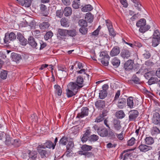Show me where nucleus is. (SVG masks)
<instances>
[{
  "label": "nucleus",
  "mask_w": 160,
  "mask_h": 160,
  "mask_svg": "<svg viewBox=\"0 0 160 160\" xmlns=\"http://www.w3.org/2000/svg\"><path fill=\"white\" fill-rule=\"evenodd\" d=\"M74 147V144L73 142L72 141L69 142L66 146L67 149L72 150Z\"/></svg>",
  "instance_id": "51"
},
{
  "label": "nucleus",
  "mask_w": 160,
  "mask_h": 160,
  "mask_svg": "<svg viewBox=\"0 0 160 160\" xmlns=\"http://www.w3.org/2000/svg\"><path fill=\"white\" fill-rule=\"evenodd\" d=\"M81 112L79 113L77 116L78 118H82L88 116V109L87 107H83L81 109Z\"/></svg>",
  "instance_id": "9"
},
{
  "label": "nucleus",
  "mask_w": 160,
  "mask_h": 160,
  "mask_svg": "<svg viewBox=\"0 0 160 160\" xmlns=\"http://www.w3.org/2000/svg\"><path fill=\"white\" fill-rule=\"evenodd\" d=\"M104 115L103 114H101L99 117H98L96 119L95 121V122H99L102 121L104 119L103 118Z\"/></svg>",
  "instance_id": "55"
},
{
  "label": "nucleus",
  "mask_w": 160,
  "mask_h": 160,
  "mask_svg": "<svg viewBox=\"0 0 160 160\" xmlns=\"http://www.w3.org/2000/svg\"><path fill=\"white\" fill-rule=\"evenodd\" d=\"M76 83L81 88L83 87L84 85L83 84V79L81 76H78L77 78Z\"/></svg>",
  "instance_id": "23"
},
{
  "label": "nucleus",
  "mask_w": 160,
  "mask_h": 160,
  "mask_svg": "<svg viewBox=\"0 0 160 160\" xmlns=\"http://www.w3.org/2000/svg\"><path fill=\"white\" fill-rule=\"evenodd\" d=\"M160 131L156 127H153L151 129V133L152 135H155L160 133Z\"/></svg>",
  "instance_id": "37"
},
{
  "label": "nucleus",
  "mask_w": 160,
  "mask_h": 160,
  "mask_svg": "<svg viewBox=\"0 0 160 160\" xmlns=\"http://www.w3.org/2000/svg\"><path fill=\"white\" fill-rule=\"evenodd\" d=\"M135 139L133 137L131 138L128 141V145L130 146L133 145L135 143Z\"/></svg>",
  "instance_id": "56"
},
{
  "label": "nucleus",
  "mask_w": 160,
  "mask_h": 160,
  "mask_svg": "<svg viewBox=\"0 0 160 160\" xmlns=\"http://www.w3.org/2000/svg\"><path fill=\"white\" fill-rule=\"evenodd\" d=\"M54 88L56 93L58 96L61 95L62 91L61 87L58 85H55L54 86Z\"/></svg>",
  "instance_id": "30"
},
{
  "label": "nucleus",
  "mask_w": 160,
  "mask_h": 160,
  "mask_svg": "<svg viewBox=\"0 0 160 160\" xmlns=\"http://www.w3.org/2000/svg\"><path fill=\"white\" fill-rule=\"evenodd\" d=\"M12 138H10L9 136H7L6 137V140L5 141V144L8 146L12 145Z\"/></svg>",
  "instance_id": "45"
},
{
  "label": "nucleus",
  "mask_w": 160,
  "mask_h": 160,
  "mask_svg": "<svg viewBox=\"0 0 160 160\" xmlns=\"http://www.w3.org/2000/svg\"><path fill=\"white\" fill-rule=\"evenodd\" d=\"M79 31L80 33L83 35L86 34L88 32V29L86 27H81Z\"/></svg>",
  "instance_id": "52"
},
{
  "label": "nucleus",
  "mask_w": 160,
  "mask_h": 160,
  "mask_svg": "<svg viewBox=\"0 0 160 160\" xmlns=\"http://www.w3.org/2000/svg\"><path fill=\"white\" fill-rule=\"evenodd\" d=\"M93 9L92 7L90 4H88L82 8V10L84 12H89L91 11Z\"/></svg>",
  "instance_id": "31"
},
{
  "label": "nucleus",
  "mask_w": 160,
  "mask_h": 160,
  "mask_svg": "<svg viewBox=\"0 0 160 160\" xmlns=\"http://www.w3.org/2000/svg\"><path fill=\"white\" fill-rule=\"evenodd\" d=\"M116 115L118 118H122L125 117V114L122 111L120 110L116 113Z\"/></svg>",
  "instance_id": "47"
},
{
  "label": "nucleus",
  "mask_w": 160,
  "mask_h": 160,
  "mask_svg": "<svg viewBox=\"0 0 160 160\" xmlns=\"http://www.w3.org/2000/svg\"><path fill=\"white\" fill-rule=\"evenodd\" d=\"M134 4L135 6L138 10H141V5L140 3L139 0H131Z\"/></svg>",
  "instance_id": "36"
},
{
  "label": "nucleus",
  "mask_w": 160,
  "mask_h": 160,
  "mask_svg": "<svg viewBox=\"0 0 160 160\" xmlns=\"http://www.w3.org/2000/svg\"><path fill=\"white\" fill-rule=\"evenodd\" d=\"M129 121H134L138 115V112L136 110H132L129 112Z\"/></svg>",
  "instance_id": "6"
},
{
  "label": "nucleus",
  "mask_w": 160,
  "mask_h": 160,
  "mask_svg": "<svg viewBox=\"0 0 160 160\" xmlns=\"http://www.w3.org/2000/svg\"><path fill=\"white\" fill-rule=\"evenodd\" d=\"M152 38L160 39V32L157 29L154 31Z\"/></svg>",
  "instance_id": "46"
},
{
  "label": "nucleus",
  "mask_w": 160,
  "mask_h": 160,
  "mask_svg": "<svg viewBox=\"0 0 160 160\" xmlns=\"http://www.w3.org/2000/svg\"><path fill=\"white\" fill-rule=\"evenodd\" d=\"M89 140L91 142H95L98 139V137L96 135L93 134L91 135L88 138Z\"/></svg>",
  "instance_id": "49"
},
{
  "label": "nucleus",
  "mask_w": 160,
  "mask_h": 160,
  "mask_svg": "<svg viewBox=\"0 0 160 160\" xmlns=\"http://www.w3.org/2000/svg\"><path fill=\"white\" fill-rule=\"evenodd\" d=\"M121 122L118 119H114L113 122V127L114 129L117 131H119L121 128Z\"/></svg>",
  "instance_id": "14"
},
{
  "label": "nucleus",
  "mask_w": 160,
  "mask_h": 160,
  "mask_svg": "<svg viewBox=\"0 0 160 160\" xmlns=\"http://www.w3.org/2000/svg\"><path fill=\"white\" fill-rule=\"evenodd\" d=\"M50 24L48 22H43L39 24V27L41 29H44L48 28Z\"/></svg>",
  "instance_id": "34"
},
{
  "label": "nucleus",
  "mask_w": 160,
  "mask_h": 160,
  "mask_svg": "<svg viewBox=\"0 0 160 160\" xmlns=\"http://www.w3.org/2000/svg\"><path fill=\"white\" fill-rule=\"evenodd\" d=\"M152 45L154 47L157 46L159 43L160 42V39L156 38H152Z\"/></svg>",
  "instance_id": "42"
},
{
  "label": "nucleus",
  "mask_w": 160,
  "mask_h": 160,
  "mask_svg": "<svg viewBox=\"0 0 160 160\" xmlns=\"http://www.w3.org/2000/svg\"><path fill=\"white\" fill-rule=\"evenodd\" d=\"M146 21L144 18H142L139 20L136 23V26L138 27H140L139 31L142 33H144L146 31L149 29L150 26L147 25L146 26Z\"/></svg>",
  "instance_id": "1"
},
{
  "label": "nucleus",
  "mask_w": 160,
  "mask_h": 160,
  "mask_svg": "<svg viewBox=\"0 0 160 160\" xmlns=\"http://www.w3.org/2000/svg\"><path fill=\"white\" fill-rule=\"evenodd\" d=\"M68 88L73 90L75 92L77 93L78 90L80 88V87L78 85L76 82H70L67 86Z\"/></svg>",
  "instance_id": "5"
},
{
  "label": "nucleus",
  "mask_w": 160,
  "mask_h": 160,
  "mask_svg": "<svg viewBox=\"0 0 160 160\" xmlns=\"http://www.w3.org/2000/svg\"><path fill=\"white\" fill-rule=\"evenodd\" d=\"M152 121L154 124L160 125V115L158 113L155 112L153 114Z\"/></svg>",
  "instance_id": "11"
},
{
  "label": "nucleus",
  "mask_w": 160,
  "mask_h": 160,
  "mask_svg": "<svg viewBox=\"0 0 160 160\" xmlns=\"http://www.w3.org/2000/svg\"><path fill=\"white\" fill-rule=\"evenodd\" d=\"M86 20H87L89 22H91L93 19V15L90 12L87 13L85 16Z\"/></svg>",
  "instance_id": "28"
},
{
  "label": "nucleus",
  "mask_w": 160,
  "mask_h": 160,
  "mask_svg": "<svg viewBox=\"0 0 160 160\" xmlns=\"http://www.w3.org/2000/svg\"><path fill=\"white\" fill-rule=\"evenodd\" d=\"M7 71L3 70L1 72L0 77L3 79H5L7 78Z\"/></svg>",
  "instance_id": "50"
},
{
  "label": "nucleus",
  "mask_w": 160,
  "mask_h": 160,
  "mask_svg": "<svg viewBox=\"0 0 160 160\" xmlns=\"http://www.w3.org/2000/svg\"><path fill=\"white\" fill-rule=\"evenodd\" d=\"M11 57L13 61L16 63H18L22 59L21 56L20 54H18L14 52L11 53Z\"/></svg>",
  "instance_id": "12"
},
{
  "label": "nucleus",
  "mask_w": 160,
  "mask_h": 160,
  "mask_svg": "<svg viewBox=\"0 0 160 160\" xmlns=\"http://www.w3.org/2000/svg\"><path fill=\"white\" fill-rule=\"evenodd\" d=\"M39 145H42V148L44 149H45L46 148H50V142L49 141L47 142L46 143H44L43 145L41 144Z\"/></svg>",
  "instance_id": "57"
},
{
  "label": "nucleus",
  "mask_w": 160,
  "mask_h": 160,
  "mask_svg": "<svg viewBox=\"0 0 160 160\" xmlns=\"http://www.w3.org/2000/svg\"><path fill=\"white\" fill-rule=\"evenodd\" d=\"M21 141L19 139H18L12 141V145H13L15 147H18L21 145Z\"/></svg>",
  "instance_id": "33"
},
{
  "label": "nucleus",
  "mask_w": 160,
  "mask_h": 160,
  "mask_svg": "<svg viewBox=\"0 0 160 160\" xmlns=\"http://www.w3.org/2000/svg\"><path fill=\"white\" fill-rule=\"evenodd\" d=\"M77 93L75 92L73 90L68 88L66 91V94L68 98L71 97L75 95Z\"/></svg>",
  "instance_id": "38"
},
{
  "label": "nucleus",
  "mask_w": 160,
  "mask_h": 160,
  "mask_svg": "<svg viewBox=\"0 0 160 160\" xmlns=\"http://www.w3.org/2000/svg\"><path fill=\"white\" fill-rule=\"evenodd\" d=\"M132 150V149H128L123 151V153L125 154L123 155V160H125L126 158H128L130 156L131 153L129 151Z\"/></svg>",
  "instance_id": "35"
},
{
  "label": "nucleus",
  "mask_w": 160,
  "mask_h": 160,
  "mask_svg": "<svg viewBox=\"0 0 160 160\" xmlns=\"http://www.w3.org/2000/svg\"><path fill=\"white\" fill-rule=\"evenodd\" d=\"M19 41L22 45L25 46L28 43V41L24 37L21 39Z\"/></svg>",
  "instance_id": "54"
},
{
  "label": "nucleus",
  "mask_w": 160,
  "mask_h": 160,
  "mask_svg": "<svg viewBox=\"0 0 160 160\" xmlns=\"http://www.w3.org/2000/svg\"><path fill=\"white\" fill-rule=\"evenodd\" d=\"M97 131L98 134L101 137H105L108 135V131L105 128H100Z\"/></svg>",
  "instance_id": "16"
},
{
  "label": "nucleus",
  "mask_w": 160,
  "mask_h": 160,
  "mask_svg": "<svg viewBox=\"0 0 160 160\" xmlns=\"http://www.w3.org/2000/svg\"><path fill=\"white\" fill-rule=\"evenodd\" d=\"M100 60L102 64L105 66H107L108 65V61L110 57L108 54L107 52L103 51L101 52L100 55Z\"/></svg>",
  "instance_id": "2"
},
{
  "label": "nucleus",
  "mask_w": 160,
  "mask_h": 160,
  "mask_svg": "<svg viewBox=\"0 0 160 160\" xmlns=\"http://www.w3.org/2000/svg\"><path fill=\"white\" fill-rule=\"evenodd\" d=\"M107 92L105 90H102L99 93V97L101 99H103L107 95Z\"/></svg>",
  "instance_id": "32"
},
{
  "label": "nucleus",
  "mask_w": 160,
  "mask_h": 160,
  "mask_svg": "<svg viewBox=\"0 0 160 160\" xmlns=\"http://www.w3.org/2000/svg\"><path fill=\"white\" fill-rule=\"evenodd\" d=\"M32 122H36L38 120V117L35 113H33L30 117Z\"/></svg>",
  "instance_id": "60"
},
{
  "label": "nucleus",
  "mask_w": 160,
  "mask_h": 160,
  "mask_svg": "<svg viewBox=\"0 0 160 160\" xmlns=\"http://www.w3.org/2000/svg\"><path fill=\"white\" fill-rule=\"evenodd\" d=\"M158 79L157 78H151L148 81V83L149 85L155 83L157 82Z\"/></svg>",
  "instance_id": "48"
},
{
  "label": "nucleus",
  "mask_w": 160,
  "mask_h": 160,
  "mask_svg": "<svg viewBox=\"0 0 160 160\" xmlns=\"http://www.w3.org/2000/svg\"><path fill=\"white\" fill-rule=\"evenodd\" d=\"M51 69L52 70L51 72L52 74V77H51L52 79L51 81L52 82H53L55 81V76L56 75V71L54 69V66L52 65H51Z\"/></svg>",
  "instance_id": "39"
},
{
  "label": "nucleus",
  "mask_w": 160,
  "mask_h": 160,
  "mask_svg": "<svg viewBox=\"0 0 160 160\" xmlns=\"http://www.w3.org/2000/svg\"><path fill=\"white\" fill-rule=\"evenodd\" d=\"M80 0H74L72 4V7L75 9H78L80 6Z\"/></svg>",
  "instance_id": "40"
},
{
  "label": "nucleus",
  "mask_w": 160,
  "mask_h": 160,
  "mask_svg": "<svg viewBox=\"0 0 160 160\" xmlns=\"http://www.w3.org/2000/svg\"><path fill=\"white\" fill-rule=\"evenodd\" d=\"M137 101H138L137 100L133 99L132 97H129L127 99V105L130 108H133L136 106V102Z\"/></svg>",
  "instance_id": "8"
},
{
  "label": "nucleus",
  "mask_w": 160,
  "mask_h": 160,
  "mask_svg": "<svg viewBox=\"0 0 160 160\" xmlns=\"http://www.w3.org/2000/svg\"><path fill=\"white\" fill-rule=\"evenodd\" d=\"M138 148L141 152H145L152 149V147L145 144H141L138 147Z\"/></svg>",
  "instance_id": "18"
},
{
  "label": "nucleus",
  "mask_w": 160,
  "mask_h": 160,
  "mask_svg": "<svg viewBox=\"0 0 160 160\" xmlns=\"http://www.w3.org/2000/svg\"><path fill=\"white\" fill-rule=\"evenodd\" d=\"M56 16L59 18H61L63 16V10H58L56 12Z\"/></svg>",
  "instance_id": "58"
},
{
  "label": "nucleus",
  "mask_w": 160,
  "mask_h": 160,
  "mask_svg": "<svg viewBox=\"0 0 160 160\" xmlns=\"http://www.w3.org/2000/svg\"><path fill=\"white\" fill-rule=\"evenodd\" d=\"M120 52V48L118 46L114 47L110 52V55L111 57H114L118 55Z\"/></svg>",
  "instance_id": "17"
},
{
  "label": "nucleus",
  "mask_w": 160,
  "mask_h": 160,
  "mask_svg": "<svg viewBox=\"0 0 160 160\" xmlns=\"http://www.w3.org/2000/svg\"><path fill=\"white\" fill-rule=\"evenodd\" d=\"M145 64L148 67H150L153 66L154 65V63L150 60H149L145 62Z\"/></svg>",
  "instance_id": "62"
},
{
  "label": "nucleus",
  "mask_w": 160,
  "mask_h": 160,
  "mask_svg": "<svg viewBox=\"0 0 160 160\" xmlns=\"http://www.w3.org/2000/svg\"><path fill=\"white\" fill-rule=\"evenodd\" d=\"M60 23L61 25L64 27H68L69 26L68 20L65 18H62L61 19Z\"/></svg>",
  "instance_id": "25"
},
{
  "label": "nucleus",
  "mask_w": 160,
  "mask_h": 160,
  "mask_svg": "<svg viewBox=\"0 0 160 160\" xmlns=\"http://www.w3.org/2000/svg\"><path fill=\"white\" fill-rule=\"evenodd\" d=\"M96 107L99 109H102L105 106V102L102 100H98L95 102Z\"/></svg>",
  "instance_id": "20"
},
{
  "label": "nucleus",
  "mask_w": 160,
  "mask_h": 160,
  "mask_svg": "<svg viewBox=\"0 0 160 160\" xmlns=\"http://www.w3.org/2000/svg\"><path fill=\"white\" fill-rule=\"evenodd\" d=\"M145 144L147 145H152L154 142L153 138L151 137H146L145 139Z\"/></svg>",
  "instance_id": "29"
},
{
  "label": "nucleus",
  "mask_w": 160,
  "mask_h": 160,
  "mask_svg": "<svg viewBox=\"0 0 160 160\" xmlns=\"http://www.w3.org/2000/svg\"><path fill=\"white\" fill-rule=\"evenodd\" d=\"M16 39V36L14 32H7L5 34L4 39V42L5 43L7 44L8 42H10L11 41H14Z\"/></svg>",
  "instance_id": "3"
},
{
  "label": "nucleus",
  "mask_w": 160,
  "mask_h": 160,
  "mask_svg": "<svg viewBox=\"0 0 160 160\" xmlns=\"http://www.w3.org/2000/svg\"><path fill=\"white\" fill-rule=\"evenodd\" d=\"M133 61L131 60H129L124 64V67L127 70H129L133 68Z\"/></svg>",
  "instance_id": "19"
},
{
  "label": "nucleus",
  "mask_w": 160,
  "mask_h": 160,
  "mask_svg": "<svg viewBox=\"0 0 160 160\" xmlns=\"http://www.w3.org/2000/svg\"><path fill=\"white\" fill-rule=\"evenodd\" d=\"M111 62L115 68L118 67L120 63V60L116 57L114 58Z\"/></svg>",
  "instance_id": "26"
},
{
  "label": "nucleus",
  "mask_w": 160,
  "mask_h": 160,
  "mask_svg": "<svg viewBox=\"0 0 160 160\" xmlns=\"http://www.w3.org/2000/svg\"><path fill=\"white\" fill-rule=\"evenodd\" d=\"M72 13V9L71 7H67L65 8L63 13L65 16L66 17L69 16L71 15Z\"/></svg>",
  "instance_id": "27"
},
{
  "label": "nucleus",
  "mask_w": 160,
  "mask_h": 160,
  "mask_svg": "<svg viewBox=\"0 0 160 160\" xmlns=\"http://www.w3.org/2000/svg\"><path fill=\"white\" fill-rule=\"evenodd\" d=\"M68 138L67 137L64 136L59 141V143L60 144L63 145H65L68 141Z\"/></svg>",
  "instance_id": "41"
},
{
  "label": "nucleus",
  "mask_w": 160,
  "mask_h": 160,
  "mask_svg": "<svg viewBox=\"0 0 160 160\" xmlns=\"http://www.w3.org/2000/svg\"><path fill=\"white\" fill-rule=\"evenodd\" d=\"M57 37L59 40L63 39L65 38L67 36V30L61 28L58 29Z\"/></svg>",
  "instance_id": "4"
},
{
  "label": "nucleus",
  "mask_w": 160,
  "mask_h": 160,
  "mask_svg": "<svg viewBox=\"0 0 160 160\" xmlns=\"http://www.w3.org/2000/svg\"><path fill=\"white\" fill-rule=\"evenodd\" d=\"M81 149L83 151H88L92 149V147L91 146L85 144L82 146Z\"/></svg>",
  "instance_id": "43"
},
{
  "label": "nucleus",
  "mask_w": 160,
  "mask_h": 160,
  "mask_svg": "<svg viewBox=\"0 0 160 160\" xmlns=\"http://www.w3.org/2000/svg\"><path fill=\"white\" fill-rule=\"evenodd\" d=\"M108 136L110 138H113L115 137V135L113 132L111 131H109V133H108Z\"/></svg>",
  "instance_id": "64"
},
{
  "label": "nucleus",
  "mask_w": 160,
  "mask_h": 160,
  "mask_svg": "<svg viewBox=\"0 0 160 160\" xmlns=\"http://www.w3.org/2000/svg\"><path fill=\"white\" fill-rule=\"evenodd\" d=\"M28 42L32 48L37 49L38 45L35 41L34 38L32 36H30L28 38Z\"/></svg>",
  "instance_id": "7"
},
{
  "label": "nucleus",
  "mask_w": 160,
  "mask_h": 160,
  "mask_svg": "<svg viewBox=\"0 0 160 160\" xmlns=\"http://www.w3.org/2000/svg\"><path fill=\"white\" fill-rule=\"evenodd\" d=\"M108 30L110 35L113 37H114L116 35V33L114 31V29L113 28L108 29Z\"/></svg>",
  "instance_id": "61"
},
{
  "label": "nucleus",
  "mask_w": 160,
  "mask_h": 160,
  "mask_svg": "<svg viewBox=\"0 0 160 160\" xmlns=\"http://www.w3.org/2000/svg\"><path fill=\"white\" fill-rule=\"evenodd\" d=\"M132 80L136 84L139 83L140 82L139 79L135 75L133 76Z\"/></svg>",
  "instance_id": "53"
},
{
  "label": "nucleus",
  "mask_w": 160,
  "mask_h": 160,
  "mask_svg": "<svg viewBox=\"0 0 160 160\" xmlns=\"http://www.w3.org/2000/svg\"><path fill=\"white\" fill-rule=\"evenodd\" d=\"M78 24L81 27H86L88 26L86 20H80L78 22Z\"/></svg>",
  "instance_id": "44"
},
{
  "label": "nucleus",
  "mask_w": 160,
  "mask_h": 160,
  "mask_svg": "<svg viewBox=\"0 0 160 160\" xmlns=\"http://www.w3.org/2000/svg\"><path fill=\"white\" fill-rule=\"evenodd\" d=\"M27 152L30 160H36L37 158L38 152L37 151L28 150Z\"/></svg>",
  "instance_id": "10"
},
{
  "label": "nucleus",
  "mask_w": 160,
  "mask_h": 160,
  "mask_svg": "<svg viewBox=\"0 0 160 160\" xmlns=\"http://www.w3.org/2000/svg\"><path fill=\"white\" fill-rule=\"evenodd\" d=\"M57 142L58 138H55L53 143H52L51 142V148H52V149H54L55 148V147L56 145V143Z\"/></svg>",
  "instance_id": "63"
},
{
  "label": "nucleus",
  "mask_w": 160,
  "mask_h": 160,
  "mask_svg": "<svg viewBox=\"0 0 160 160\" xmlns=\"http://www.w3.org/2000/svg\"><path fill=\"white\" fill-rule=\"evenodd\" d=\"M130 52L127 50L124 49L121 52V57L124 59H128L130 56Z\"/></svg>",
  "instance_id": "21"
},
{
  "label": "nucleus",
  "mask_w": 160,
  "mask_h": 160,
  "mask_svg": "<svg viewBox=\"0 0 160 160\" xmlns=\"http://www.w3.org/2000/svg\"><path fill=\"white\" fill-rule=\"evenodd\" d=\"M142 57L143 59H149L151 56V54L149 51L146 49L144 50L142 52Z\"/></svg>",
  "instance_id": "22"
},
{
  "label": "nucleus",
  "mask_w": 160,
  "mask_h": 160,
  "mask_svg": "<svg viewBox=\"0 0 160 160\" xmlns=\"http://www.w3.org/2000/svg\"><path fill=\"white\" fill-rule=\"evenodd\" d=\"M126 99L124 98H120L119 99L118 103L117 106L120 109L123 108L125 106Z\"/></svg>",
  "instance_id": "15"
},
{
  "label": "nucleus",
  "mask_w": 160,
  "mask_h": 160,
  "mask_svg": "<svg viewBox=\"0 0 160 160\" xmlns=\"http://www.w3.org/2000/svg\"><path fill=\"white\" fill-rule=\"evenodd\" d=\"M42 145H38L37 148V152L40 155L41 158H44L46 156V154L47 153L46 150H43L42 148Z\"/></svg>",
  "instance_id": "13"
},
{
  "label": "nucleus",
  "mask_w": 160,
  "mask_h": 160,
  "mask_svg": "<svg viewBox=\"0 0 160 160\" xmlns=\"http://www.w3.org/2000/svg\"><path fill=\"white\" fill-rule=\"evenodd\" d=\"M32 0H25V3L24 5L26 7H29L31 6V2Z\"/></svg>",
  "instance_id": "59"
},
{
  "label": "nucleus",
  "mask_w": 160,
  "mask_h": 160,
  "mask_svg": "<svg viewBox=\"0 0 160 160\" xmlns=\"http://www.w3.org/2000/svg\"><path fill=\"white\" fill-rule=\"evenodd\" d=\"M77 34V32L75 29L67 30V35L71 37H74Z\"/></svg>",
  "instance_id": "24"
}]
</instances>
